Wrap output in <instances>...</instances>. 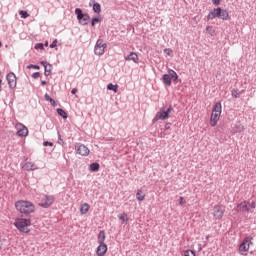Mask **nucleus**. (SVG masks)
Wrapping results in <instances>:
<instances>
[{"mask_svg":"<svg viewBox=\"0 0 256 256\" xmlns=\"http://www.w3.org/2000/svg\"><path fill=\"white\" fill-rule=\"evenodd\" d=\"M15 208L21 213V217H29L31 213H35V205L29 201H17Z\"/></svg>","mask_w":256,"mask_h":256,"instance_id":"1","label":"nucleus"},{"mask_svg":"<svg viewBox=\"0 0 256 256\" xmlns=\"http://www.w3.org/2000/svg\"><path fill=\"white\" fill-rule=\"evenodd\" d=\"M14 226L20 233H31L29 227H31V219L29 218H17L14 222Z\"/></svg>","mask_w":256,"mask_h":256,"instance_id":"2","label":"nucleus"},{"mask_svg":"<svg viewBox=\"0 0 256 256\" xmlns=\"http://www.w3.org/2000/svg\"><path fill=\"white\" fill-rule=\"evenodd\" d=\"M215 17L227 21L229 19V12L221 7L214 8L209 12L207 19L213 20Z\"/></svg>","mask_w":256,"mask_h":256,"instance_id":"3","label":"nucleus"},{"mask_svg":"<svg viewBox=\"0 0 256 256\" xmlns=\"http://www.w3.org/2000/svg\"><path fill=\"white\" fill-rule=\"evenodd\" d=\"M221 111H222L221 102H217L212 109V114L210 118L211 127H215L219 122V118L221 117Z\"/></svg>","mask_w":256,"mask_h":256,"instance_id":"4","label":"nucleus"},{"mask_svg":"<svg viewBox=\"0 0 256 256\" xmlns=\"http://www.w3.org/2000/svg\"><path fill=\"white\" fill-rule=\"evenodd\" d=\"M171 111H173V106L171 105L166 110L165 108H160V110L156 113L155 117L153 118L152 123H157V121H165V119H169Z\"/></svg>","mask_w":256,"mask_h":256,"instance_id":"5","label":"nucleus"},{"mask_svg":"<svg viewBox=\"0 0 256 256\" xmlns=\"http://www.w3.org/2000/svg\"><path fill=\"white\" fill-rule=\"evenodd\" d=\"M74 13L80 25H88L89 19H91V16H89V14L83 13V10L81 8H76Z\"/></svg>","mask_w":256,"mask_h":256,"instance_id":"6","label":"nucleus"},{"mask_svg":"<svg viewBox=\"0 0 256 256\" xmlns=\"http://www.w3.org/2000/svg\"><path fill=\"white\" fill-rule=\"evenodd\" d=\"M253 237L248 236L246 238H244V240L242 241V243L239 246V251L241 253H247V251H249V247H251V245H253Z\"/></svg>","mask_w":256,"mask_h":256,"instance_id":"7","label":"nucleus"},{"mask_svg":"<svg viewBox=\"0 0 256 256\" xmlns=\"http://www.w3.org/2000/svg\"><path fill=\"white\" fill-rule=\"evenodd\" d=\"M107 49V43H103V39H98L94 47L95 55H103Z\"/></svg>","mask_w":256,"mask_h":256,"instance_id":"8","label":"nucleus"},{"mask_svg":"<svg viewBox=\"0 0 256 256\" xmlns=\"http://www.w3.org/2000/svg\"><path fill=\"white\" fill-rule=\"evenodd\" d=\"M6 81L9 85V89H15V87H17V76L15 75V73H8L6 75Z\"/></svg>","mask_w":256,"mask_h":256,"instance_id":"9","label":"nucleus"},{"mask_svg":"<svg viewBox=\"0 0 256 256\" xmlns=\"http://www.w3.org/2000/svg\"><path fill=\"white\" fill-rule=\"evenodd\" d=\"M55 201V198L53 196L44 195V198L42 199V202L39 203V207H43V209H48V207H51Z\"/></svg>","mask_w":256,"mask_h":256,"instance_id":"10","label":"nucleus"},{"mask_svg":"<svg viewBox=\"0 0 256 256\" xmlns=\"http://www.w3.org/2000/svg\"><path fill=\"white\" fill-rule=\"evenodd\" d=\"M213 215L215 219H223V215H225V207L215 205L213 207Z\"/></svg>","mask_w":256,"mask_h":256,"instance_id":"11","label":"nucleus"},{"mask_svg":"<svg viewBox=\"0 0 256 256\" xmlns=\"http://www.w3.org/2000/svg\"><path fill=\"white\" fill-rule=\"evenodd\" d=\"M16 129H18V131L16 132V135H18V137H27V135L29 134V129H27L22 123H17Z\"/></svg>","mask_w":256,"mask_h":256,"instance_id":"12","label":"nucleus"},{"mask_svg":"<svg viewBox=\"0 0 256 256\" xmlns=\"http://www.w3.org/2000/svg\"><path fill=\"white\" fill-rule=\"evenodd\" d=\"M78 155H82V157H87L89 155V148L85 145H79L77 148Z\"/></svg>","mask_w":256,"mask_h":256,"instance_id":"13","label":"nucleus"},{"mask_svg":"<svg viewBox=\"0 0 256 256\" xmlns=\"http://www.w3.org/2000/svg\"><path fill=\"white\" fill-rule=\"evenodd\" d=\"M105 253H107V244H99L96 250V255L105 256Z\"/></svg>","mask_w":256,"mask_h":256,"instance_id":"14","label":"nucleus"},{"mask_svg":"<svg viewBox=\"0 0 256 256\" xmlns=\"http://www.w3.org/2000/svg\"><path fill=\"white\" fill-rule=\"evenodd\" d=\"M237 211H240L241 213H249V206H247V202H241L240 204L237 205Z\"/></svg>","mask_w":256,"mask_h":256,"instance_id":"15","label":"nucleus"},{"mask_svg":"<svg viewBox=\"0 0 256 256\" xmlns=\"http://www.w3.org/2000/svg\"><path fill=\"white\" fill-rule=\"evenodd\" d=\"M126 61H133L134 63H137L139 61V56L135 52H131L126 58Z\"/></svg>","mask_w":256,"mask_h":256,"instance_id":"16","label":"nucleus"},{"mask_svg":"<svg viewBox=\"0 0 256 256\" xmlns=\"http://www.w3.org/2000/svg\"><path fill=\"white\" fill-rule=\"evenodd\" d=\"M100 168L101 165H99L98 162H93L89 165V171H91V173H97V171H99Z\"/></svg>","mask_w":256,"mask_h":256,"instance_id":"17","label":"nucleus"},{"mask_svg":"<svg viewBox=\"0 0 256 256\" xmlns=\"http://www.w3.org/2000/svg\"><path fill=\"white\" fill-rule=\"evenodd\" d=\"M23 167L26 171H35L37 169V166L32 162H26Z\"/></svg>","mask_w":256,"mask_h":256,"instance_id":"18","label":"nucleus"},{"mask_svg":"<svg viewBox=\"0 0 256 256\" xmlns=\"http://www.w3.org/2000/svg\"><path fill=\"white\" fill-rule=\"evenodd\" d=\"M162 81L164 85H166L167 87H171V76L169 74H164L162 76Z\"/></svg>","mask_w":256,"mask_h":256,"instance_id":"19","label":"nucleus"},{"mask_svg":"<svg viewBox=\"0 0 256 256\" xmlns=\"http://www.w3.org/2000/svg\"><path fill=\"white\" fill-rule=\"evenodd\" d=\"M106 235H105V232L104 230H101L98 234V243L99 244H105V239H106Z\"/></svg>","mask_w":256,"mask_h":256,"instance_id":"20","label":"nucleus"},{"mask_svg":"<svg viewBox=\"0 0 256 256\" xmlns=\"http://www.w3.org/2000/svg\"><path fill=\"white\" fill-rule=\"evenodd\" d=\"M80 213L81 215H87V213H89V205L87 203L81 205Z\"/></svg>","mask_w":256,"mask_h":256,"instance_id":"21","label":"nucleus"},{"mask_svg":"<svg viewBox=\"0 0 256 256\" xmlns=\"http://www.w3.org/2000/svg\"><path fill=\"white\" fill-rule=\"evenodd\" d=\"M235 131L236 133H243V131H245V126H243V124L238 122L235 125Z\"/></svg>","mask_w":256,"mask_h":256,"instance_id":"22","label":"nucleus"},{"mask_svg":"<svg viewBox=\"0 0 256 256\" xmlns=\"http://www.w3.org/2000/svg\"><path fill=\"white\" fill-rule=\"evenodd\" d=\"M103 21L102 17H94L91 19V27H95L97 23H101Z\"/></svg>","mask_w":256,"mask_h":256,"instance_id":"23","label":"nucleus"},{"mask_svg":"<svg viewBox=\"0 0 256 256\" xmlns=\"http://www.w3.org/2000/svg\"><path fill=\"white\" fill-rule=\"evenodd\" d=\"M169 76L170 79H172V81H177V79H179V75H177V72H175V70H169Z\"/></svg>","mask_w":256,"mask_h":256,"instance_id":"24","label":"nucleus"},{"mask_svg":"<svg viewBox=\"0 0 256 256\" xmlns=\"http://www.w3.org/2000/svg\"><path fill=\"white\" fill-rule=\"evenodd\" d=\"M56 112L60 117H62V119H67L68 117L67 112H65V110H63L62 108L56 109Z\"/></svg>","mask_w":256,"mask_h":256,"instance_id":"25","label":"nucleus"},{"mask_svg":"<svg viewBox=\"0 0 256 256\" xmlns=\"http://www.w3.org/2000/svg\"><path fill=\"white\" fill-rule=\"evenodd\" d=\"M107 89H108V91H114V93H117L119 86L115 85L113 83H110L107 85Z\"/></svg>","mask_w":256,"mask_h":256,"instance_id":"26","label":"nucleus"},{"mask_svg":"<svg viewBox=\"0 0 256 256\" xmlns=\"http://www.w3.org/2000/svg\"><path fill=\"white\" fill-rule=\"evenodd\" d=\"M92 9L94 13H101V4H99V2H94Z\"/></svg>","mask_w":256,"mask_h":256,"instance_id":"27","label":"nucleus"},{"mask_svg":"<svg viewBox=\"0 0 256 256\" xmlns=\"http://www.w3.org/2000/svg\"><path fill=\"white\" fill-rule=\"evenodd\" d=\"M136 199H137V201H144L145 200V195L143 194L142 190L137 191Z\"/></svg>","mask_w":256,"mask_h":256,"instance_id":"28","label":"nucleus"},{"mask_svg":"<svg viewBox=\"0 0 256 256\" xmlns=\"http://www.w3.org/2000/svg\"><path fill=\"white\" fill-rule=\"evenodd\" d=\"M53 70V65L48 64L47 68H44V75L46 77H49V75H51V71Z\"/></svg>","mask_w":256,"mask_h":256,"instance_id":"29","label":"nucleus"},{"mask_svg":"<svg viewBox=\"0 0 256 256\" xmlns=\"http://www.w3.org/2000/svg\"><path fill=\"white\" fill-rule=\"evenodd\" d=\"M19 15L21 16L22 19H27V17H29V12L25 10H20Z\"/></svg>","mask_w":256,"mask_h":256,"instance_id":"30","label":"nucleus"},{"mask_svg":"<svg viewBox=\"0 0 256 256\" xmlns=\"http://www.w3.org/2000/svg\"><path fill=\"white\" fill-rule=\"evenodd\" d=\"M118 219H120V221H123V223H127V221H129V218L127 217V214H123V215H119Z\"/></svg>","mask_w":256,"mask_h":256,"instance_id":"31","label":"nucleus"},{"mask_svg":"<svg viewBox=\"0 0 256 256\" xmlns=\"http://www.w3.org/2000/svg\"><path fill=\"white\" fill-rule=\"evenodd\" d=\"M34 49H40L43 51V49H45V45L43 43H37L35 44Z\"/></svg>","mask_w":256,"mask_h":256,"instance_id":"32","label":"nucleus"},{"mask_svg":"<svg viewBox=\"0 0 256 256\" xmlns=\"http://www.w3.org/2000/svg\"><path fill=\"white\" fill-rule=\"evenodd\" d=\"M27 69H36L39 71V69H41V67L39 65H35V64H29L27 66Z\"/></svg>","mask_w":256,"mask_h":256,"instance_id":"33","label":"nucleus"},{"mask_svg":"<svg viewBox=\"0 0 256 256\" xmlns=\"http://www.w3.org/2000/svg\"><path fill=\"white\" fill-rule=\"evenodd\" d=\"M239 95H240L239 90H236V89L232 90V97H234V99L239 98Z\"/></svg>","mask_w":256,"mask_h":256,"instance_id":"34","label":"nucleus"},{"mask_svg":"<svg viewBox=\"0 0 256 256\" xmlns=\"http://www.w3.org/2000/svg\"><path fill=\"white\" fill-rule=\"evenodd\" d=\"M184 256H196L195 255V251H193V250H186L184 252Z\"/></svg>","mask_w":256,"mask_h":256,"instance_id":"35","label":"nucleus"},{"mask_svg":"<svg viewBox=\"0 0 256 256\" xmlns=\"http://www.w3.org/2000/svg\"><path fill=\"white\" fill-rule=\"evenodd\" d=\"M206 31L209 33V35H213L215 33V30H213V27L211 26H207Z\"/></svg>","mask_w":256,"mask_h":256,"instance_id":"36","label":"nucleus"},{"mask_svg":"<svg viewBox=\"0 0 256 256\" xmlns=\"http://www.w3.org/2000/svg\"><path fill=\"white\" fill-rule=\"evenodd\" d=\"M43 146H44V147H53V142L44 141V142H43Z\"/></svg>","mask_w":256,"mask_h":256,"instance_id":"37","label":"nucleus"},{"mask_svg":"<svg viewBox=\"0 0 256 256\" xmlns=\"http://www.w3.org/2000/svg\"><path fill=\"white\" fill-rule=\"evenodd\" d=\"M32 77H33V79H39V77H41V72H34L32 74Z\"/></svg>","mask_w":256,"mask_h":256,"instance_id":"38","label":"nucleus"},{"mask_svg":"<svg viewBox=\"0 0 256 256\" xmlns=\"http://www.w3.org/2000/svg\"><path fill=\"white\" fill-rule=\"evenodd\" d=\"M57 47V39H55L51 44H50V49H55Z\"/></svg>","mask_w":256,"mask_h":256,"instance_id":"39","label":"nucleus"},{"mask_svg":"<svg viewBox=\"0 0 256 256\" xmlns=\"http://www.w3.org/2000/svg\"><path fill=\"white\" fill-rule=\"evenodd\" d=\"M185 203H187V201H185V198L180 196V198H179V205H185Z\"/></svg>","mask_w":256,"mask_h":256,"instance_id":"40","label":"nucleus"},{"mask_svg":"<svg viewBox=\"0 0 256 256\" xmlns=\"http://www.w3.org/2000/svg\"><path fill=\"white\" fill-rule=\"evenodd\" d=\"M40 64L43 65L44 69L48 68L49 67V63H47V61H40Z\"/></svg>","mask_w":256,"mask_h":256,"instance_id":"41","label":"nucleus"},{"mask_svg":"<svg viewBox=\"0 0 256 256\" xmlns=\"http://www.w3.org/2000/svg\"><path fill=\"white\" fill-rule=\"evenodd\" d=\"M49 103H51L52 107H57V102H55V99L51 98Z\"/></svg>","mask_w":256,"mask_h":256,"instance_id":"42","label":"nucleus"},{"mask_svg":"<svg viewBox=\"0 0 256 256\" xmlns=\"http://www.w3.org/2000/svg\"><path fill=\"white\" fill-rule=\"evenodd\" d=\"M171 125H172L171 122L166 123L164 126L165 131L171 129Z\"/></svg>","mask_w":256,"mask_h":256,"instance_id":"43","label":"nucleus"},{"mask_svg":"<svg viewBox=\"0 0 256 256\" xmlns=\"http://www.w3.org/2000/svg\"><path fill=\"white\" fill-rule=\"evenodd\" d=\"M213 5H220L221 0H212Z\"/></svg>","mask_w":256,"mask_h":256,"instance_id":"44","label":"nucleus"},{"mask_svg":"<svg viewBox=\"0 0 256 256\" xmlns=\"http://www.w3.org/2000/svg\"><path fill=\"white\" fill-rule=\"evenodd\" d=\"M171 52H172L171 49H168V48L164 49V53H166V55H171Z\"/></svg>","mask_w":256,"mask_h":256,"instance_id":"45","label":"nucleus"},{"mask_svg":"<svg viewBox=\"0 0 256 256\" xmlns=\"http://www.w3.org/2000/svg\"><path fill=\"white\" fill-rule=\"evenodd\" d=\"M58 139H59L58 141L59 145H63V139H61V134L59 133H58Z\"/></svg>","mask_w":256,"mask_h":256,"instance_id":"46","label":"nucleus"},{"mask_svg":"<svg viewBox=\"0 0 256 256\" xmlns=\"http://www.w3.org/2000/svg\"><path fill=\"white\" fill-rule=\"evenodd\" d=\"M44 99H45V101H50V99H51V96H49V94H45L44 95Z\"/></svg>","mask_w":256,"mask_h":256,"instance_id":"47","label":"nucleus"},{"mask_svg":"<svg viewBox=\"0 0 256 256\" xmlns=\"http://www.w3.org/2000/svg\"><path fill=\"white\" fill-rule=\"evenodd\" d=\"M77 91H78L77 88H74V89L71 90V94L72 95H77Z\"/></svg>","mask_w":256,"mask_h":256,"instance_id":"48","label":"nucleus"},{"mask_svg":"<svg viewBox=\"0 0 256 256\" xmlns=\"http://www.w3.org/2000/svg\"><path fill=\"white\" fill-rule=\"evenodd\" d=\"M255 207H256L255 202H251V204H250V208H251V209H255Z\"/></svg>","mask_w":256,"mask_h":256,"instance_id":"49","label":"nucleus"},{"mask_svg":"<svg viewBox=\"0 0 256 256\" xmlns=\"http://www.w3.org/2000/svg\"><path fill=\"white\" fill-rule=\"evenodd\" d=\"M41 85H42V87H45V85H47V81L42 80V81H41Z\"/></svg>","mask_w":256,"mask_h":256,"instance_id":"50","label":"nucleus"},{"mask_svg":"<svg viewBox=\"0 0 256 256\" xmlns=\"http://www.w3.org/2000/svg\"><path fill=\"white\" fill-rule=\"evenodd\" d=\"M44 46H45V47H49V42L46 41V42L44 43Z\"/></svg>","mask_w":256,"mask_h":256,"instance_id":"51","label":"nucleus"},{"mask_svg":"<svg viewBox=\"0 0 256 256\" xmlns=\"http://www.w3.org/2000/svg\"><path fill=\"white\" fill-rule=\"evenodd\" d=\"M3 83V80L0 79V92L2 91L1 84Z\"/></svg>","mask_w":256,"mask_h":256,"instance_id":"52","label":"nucleus"},{"mask_svg":"<svg viewBox=\"0 0 256 256\" xmlns=\"http://www.w3.org/2000/svg\"><path fill=\"white\" fill-rule=\"evenodd\" d=\"M3 46V44L0 42V48Z\"/></svg>","mask_w":256,"mask_h":256,"instance_id":"53","label":"nucleus"}]
</instances>
